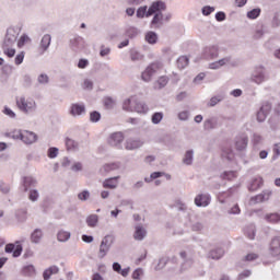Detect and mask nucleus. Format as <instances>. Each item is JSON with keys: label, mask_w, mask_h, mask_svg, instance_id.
Segmentation results:
<instances>
[{"label": "nucleus", "mask_w": 280, "mask_h": 280, "mask_svg": "<svg viewBox=\"0 0 280 280\" xmlns=\"http://www.w3.org/2000/svg\"><path fill=\"white\" fill-rule=\"evenodd\" d=\"M122 109L128 113H140L142 115H145V113L150 110L148 105L139 101L137 96H131L130 98L125 100L122 103Z\"/></svg>", "instance_id": "1"}, {"label": "nucleus", "mask_w": 280, "mask_h": 280, "mask_svg": "<svg viewBox=\"0 0 280 280\" xmlns=\"http://www.w3.org/2000/svg\"><path fill=\"white\" fill-rule=\"evenodd\" d=\"M165 8H166L165 2L156 1L151 4L149 10H148V7H140L137 10V16L138 19H143V16H152V14H156V12H163Z\"/></svg>", "instance_id": "2"}, {"label": "nucleus", "mask_w": 280, "mask_h": 280, "mask_svg": "<svg viewBox=\"0 0 280 280\" xmlns=\"http://www.w3.org/2000/svg\"><path fill=\"white\" fill-rule=\"evenodd\" d=\"M16 106L22 113H34L36 110V101L33 98H26L25 96H19L15 100Z\"/></svg>", "instance_id": "3"}, {"label": "nucleus", "mask_w": 280, "mask_h": 280, "mask_svg": "<svg viewBox=\"0 0 280 280\" xmlns=\"http://www.w3.org/2000/svg\"><path fill=\"white\" fill-rule=\"evenodd\" d=\"M13 139H20L23 143L31 145V143H36L38 136L27 130H15L13 131Z\"/></svg>", "instance_id": "4"}, {"label": "nucleus", "mask_w": 280, "mask_h": 280, "mask_svg": "<svg viewBox=\"0 0 280 280\" xmlns=\"http://www.w3.org/2000/svg\"><path fill=\"white\" fill-rule=\"evenodd\" d=\"M163 69V63L161 62H153L147 67V69L142 72L141 79L144 82H150L152 80V75H156L158 72Z\"/></svg>", "instance_id": "5"}, {"label": "nucleus", "mask_w": 280, "mask_h": 280, "mask_svg": "<svg viewBox=\"0 0 280 280\" xmlns=\"http://www.w3.org/2000/svg\"><path fill=\"white\" fill-rule=\"evenodd\" d=\"M163 69V63L161 62H153L147 67V69L142 72L141 79L144 82H150L152 80V75H156L158 72Z\"/></svg>", "instance_id": "6"}, {"label": "nucleus", "mask_w": 280, "mask_h": 280, "mask_svg": "<svg viewBox=\"0 0 280 280\" xmlns=\"http://www.w3.org/2000/svg\"><path fill=\"white\" fill-rule=\"evenodd\" d=\"M14 43H16V36L14 35L10 36V34H7L4 38V43L2 45V49H3L4 56H8V58H14L16 54V49L10 48L12 47V45H14Z\"/></svg>", "instance_id": "7"}, {"label": "nucleus", "mask_w": 280, "mask_h": 280, "mask_svg": "<svg viewBox=\"0 0 280 280\" xmlns=\"http://www.w3.org/2000/svg\"><path fill=\"white\" fill-rule=\"evenodd\" d=\"M271 196H272V191L265 190L261 194L252 197L249 200V205H259V202H266L270 200Z\"/></svg>", "instance_id": "8"}, {"label": "nucleus", "mask_w": 280, "mask_h": 280, "mask_svg": "<svg viewBox=\"0 0 280 280\" xmlns=\"http://www.w3.org/2000/svg\"><path fill=\"white\" fill-rule=\"evenodd\" d=\"M269 253L272 257H280V236H276L270 241Z\"/></svg>", "instance_id": "9"}, {"label": "nucleus", "mask_w": 280, "mask_h": 280, "mask_svg": "<svg viewBox=\"0 0 280 280\" xmlns=\"http://www.w3.org/2000/svg\"><path fill=\"white\" fill-rule=\"evenodd\" d=\"M211 202V196L209 194H199L195 197V205L197 207H209Z\"/></svg>", "instance_id": "10"}, {"label": "nucleus", "mask_w": 280, "mask_h": 280, "mask_svg": "<svg viewBox=\"0 0 280 280\" xmlns=\"http://www.w3.org/2000/svg\"><path fill=\"white\" fill-rule=\"evenodd\" d=\"M270 110H272V105L270 103H264L257 113V121H266V117H268Z\"/></svg>", "instance_id": "11"}, {"label": "nucleus", "mask_w": 280, "mask_h": 280, "mask_svg": "<svg viewBox=\"0 0 280 280\" xmlns=\"http://www.w3.org/2000/svg\"><path fill=\"white\" fill-rule=\"evenodd\" d=\"M5 253H13V257H21V254L23 253V246L8 244L5 246Z\"/></svg>", "instance_id": "12"}, {"label": "nucleus", "mask_w": 280, "mask_h": 280, "mask_svg": "<svg viewBox=\"0 0 280 280\" xmlns=\"http://www.w3.org/2000/svg\"><path fill=\"white\" fill-rule=\"evenodd\" d=\"M124 141V133L121 132H115L112 133L108 138L109 145H119Z\"/></svg>", "instance_id": "13"}, {"label": "nucleus", "mask_w": 280, "mask_h": 280, "mask_svg": "<svg viewBox=\"0 0 280 280\" xmlns=\"http://www.w3.org/2000/svg\"><path fill=\"white\" fill-rule=\"evenodd\" d=\"M117 180H119V176L105 179L103 183L104 189H116L118 185Z\"/></svg>", "instance_id": "14"}, {"label": "nucleus", "mask_w": 280, "mask_h": 280, "mask_svg": "<svg viewBox=\"0 0 280 280\" xmlns=\"http://www.w3.org/2000/svg\"><path fill=\"white\" fill-rule=\"evenodd\" d=\"M141 145H143V141L129 139L127 140L125 148L126 150H137V148H141Z\"/></svg>", "instance_id": "15"}, {"label": "nucleus", "mask_w": 280, "mask_h": 280, "mask_svg": "<svg viewBox=\"0 0 280 280\" xmlns=\"http://www.w3.org/2000/svg\"><path fill=\"white\" fill-rule=\"evenodd\" d=\"M147 234L148 232H145V229H143V226L141 225H138L136 226V231L133 233V240L141 242V240H143V237H145Z\"/></svg>", "instance_id": "16"}, {"label": "nucleus", "mask_w": 280, "mask_h": 280, "mask_svg": "<svg viewBox=\"0 0 280 280\" xmlns=\"http://www.w3.org/2000/svg\"><path fill=\"white\" fill-rule=\"evenodd\" d=\"M60 272V269L57 266H51L48 269H46L43 273L44 280L51 279V275H58Z\"/></svg>", "instance_id": "17"}, {"label": "nucleus", "mask_w": 280, "mask_h": 280, "mask_svg": "<svg viewBox=\"0 0 280 280\" xmlns=\"http://www.w3.org/2000/svg\"><path fill=\"white\" fill-rule=\"evenodd\" d=\"M247 145H248L247 137L237 138V140L235 142L236 150H238V151L246 150Z\"/></svg>", "instance_id": "18"}, {"label": "nucleus", "mask_w": 280, "mask_h": 280, "mask_svg": "<svg viewBox=\"0 0 280 280\" xmlns=\"http://www.w3.org/2000/svg\"><path fill=\"white\" fill-rule=\"evenodd\" d=\"M49 45H51V35L46 34L43 36L40 42L42 51H47V49H49Z\"/></svg>", "instance_id": "19"}, {"label": "nucleus", "mask_w": 280, "mask_h": 280, "mask_svg": "<svg viewBox=\"0 0 280 280\" xmlns=\"http://www.w3.org/2000/svg\"><path fill=\"white\" fill-rule=\"evenodd\" d=\"M265 220L270 222V224H278L280 222V213L273 212L265 215Z\"/></svg>", "instance_id": "20"}, {"label": "nucleus", "mask_w": 280, "mask_h": 280, "mask_svg": "<svg viewBox=\"0 0 280 280\" xmlns=\"http://www.w3.org/2000/svg\"><path fill=\"white\" fill-rule=\"evenodd\" d=\"M22 275L24 277H34L36 275V268H34V265H27L23 267Z\"/></svg>", "instance_id": "21"}, {"label": "nucleus", "mask_w": 280, "mask_h": 280, "mask_svg": "<svg viewBox=\"0 0 280 280\" xmlns=\"http://www.w3.org/2000/svg\"><path fill=\"white\" fill-rule=\"evenodd\" d=\"M97 222H100V217H97V214H90L86 218V224L88 226H90L91 229L97 226Z\"/></svg>", "instance_id": "22"}, {"label": "nucleus", "mask_w": 280, "mask_h": 280, "mask_svg": "<svg viewBox=\"0 0 280 280\" xmlns=\"http://www.w3.org/2000/svg\"><path fill=\"white\" fill-rule=\"evenodd\" d=\"M114 170H119V164H117V163L105 164L101 168V172H102V174H108V172H114Z\"/></svg>", "instance_id": "23"}, {"label": "nucleus", "mask_w": 280, "mask_h": 280, "mask_svg": "<svg viewBox=\"0 0 280 280\" xmlns=\"http://www.w3.org/2000/svg\"><path fill=\"white\" fill-rule=\"evenodd\" d=\"M167 82H170V78L166 75L160 77L155 82V89H164V86H167Z\"/></svg>", "instance_id": "24"}, {"label": "nucleus", "mask_w": 280, "mask_h": 280, "mask_svg": "<svg viewBox=\"0 0 280 280\" xmlns=\"http://www.w3.org/2000/svg\"><path fill=\"white\" fill-rule=\"evenodd\" d=\"M145 40L147 43H149L150 45H154L156 44V40H159V36L156 35V33L154 32H148L145 35Z\"/></svg>", "instance_id": "25"}, {"label": "nucleus", "mask_w": 280, "mask_h": 280, "mask_svg": "<svg viewBox=\"0 0 280 280\" xmlns=\"http://www.w3.org/2000/svg\"><path fill=\"white\" fill-rule=\"evenodd\" d=\"M43 238V231L40 230H35L32 235H31V241L34 243V244H38V242H40V240Z\"/></svg>", "instance_id": "26"}, {"label": "nucleus", "mask_w": 280, "mask_h": 280, "mask_svg": "<svg viewBox=\"0 0 280 280\" xmlns=\"http://www.w3.org/2000/svg\"><path fill=\"white\" fill-rule=\"evenodd\" d=\"M261 185H264V179L261 177H258L253 180L252 185L249 186V190L257 191V189H259V187H261Z\"/></svg>", "instance_id": "27"}, {"label": "nucleus", "mask_w": 280, "mask_h": 280, "mask_svg": "<svg viewBox=\"0 0 280 280\" xmlns=\"http://www.w3.org/2000/svg\"><path fill=\"white\" fill-rule=\"evenodd\" d=\"M84 110H85L84 105L73 104L71 106V115H82Z\"/></svg>", "instance_id": "28"}, {"label": "nucleus", "mask_w": 280, "mask_h": 280, "mask_svg": "<svg viewBox=\"0 0 280 280\" xmlns=\"http://www.w3.org/2000/svg\"><path fill=\"white\" fill-rule=\"evenodd\" d=\"M71 237V233L67 231H59L57 234L58 242H67Z\"/></svg>", "instance_id": "29"}, {"label": "nucleus", "mask_w": 280, "mask_h": 280, "mask_svg": "<svg viewBox=\"0 0 280 280\" xmlns=\"http://www.w3.org/2000/svg\"><path fill=\"white\" fill-rule=\"evenodd\" d=\"M189 65V58L186 56H182L177 59V67L178 69H185Z\"/></svg>", "instance_id": "30"}, {"label": "nucleus", "mask_w": 280, "mask_h": 280, "mask_svg": "<svg viewBox=\"0 0 280 280\" xmlns=\"http://www.w3.org/2000/svg\"><path fill=\"white\" fill-rule=\"evenodd\" d=\"M230 60H231V59H229V58L220 59V60L217 61V62L210 63V68H211V69H220V67H224V65H225L226 62H230Z\"/></svg>", "instance_id": "31"}, {"label": "nucleus", "mask_w": 280, "mask_h": 280, "mask_svg": "<svg viewBox=\"0 0 280 280\" xmlns=\"http://www.w3.org/2000/svg\"><path fill=\"white\" fill-rule=\"evenodd\" d=\"M223 256H224V250L222 248L210 252L211 259H221Z\"/></svg>", "instance_id": "32"}, {"label": "nucleus", "mask_w": 280, "mask_h": 280, "mask_svg": "<svg viewBox=\"0 0 280 280\" xmlns=\"http://www.w3.org/2000/svg\"><path fill=\"white\" fill-rule=\"evenodd\" d=\"M26 43H32V39L27 35H22L20 39L18 40V47L19 49L23 48Z\"/></svg>", "instance_id": "33"}, {"label": "nucleus", "mask_w": 280, "mask_h": 280, "mask_svg": "<svg viewBox=\"0 0 280 280\" xmlns=\"http://www.w3.org/2000/svg\"><path fill=\"white\" fill-rule=\"evenodd\" d=\"M183 161L185 165H191V162L194 161V151H187Z\"/></svg>", "instance_id": "34"}, {"label": "nucleus", "mask_w": 280, "mask_h": 280, "mask_svg": "<svg viewBox=\"0 0 280 280\" xmlns=\"http://www.w3.org/2000/svg\"><path fill=\"white\" fill-rule=\"evenodd\" d=\"M66 147H67V150H75V148H78V142L71 138H67Z\"/></svg>", "instance_id": "35"}, {"label": "nucleus", "mask_w": 280, "mask_h": 280, "mask_svg": "<svg viewBox=\"0 0 280 280\" xmlns=\"http://www.w3.org/2000/svg\"><path fill=\"white\" fill-rule=\"evenodd\" d=\"M32 185H36V180L32 177H24V191H27Z\"/></svg>", "instance_id": "36"}, {"label": "nucleus", "mask_w": 280, "mask_h": 280, "mask_svg": "<svg viewBox=\"0 0 280 280\" xmlns=\"http://www.w3.org/2000/svg\"><path fill=\"white\" fill-rule=\"evenodd\" d=\"M108 253V245L105 241H102L100 246V257H106V254Z\"/></svg>", "instance_id": "37"}, {"label": "nucleus", "mask_w": 280, "mask_h": 280, "mask_svg": "<svg viewBox=\"0 0 280 280\" xmlns=\"http://www.w3.org/2000/svg\"><path fill=\"white\" fill-rule=\"evenodd\" d=\"M206 54H210L211 60H213V58H218V47L212 46L210 48H207Z\"/></svg>", "instance_id": "38"}, {"label": "nucleus", "mask_w": 280, "mask_h": 280, "mask_svg": "<svg viewBox=\"0 0 280 280\" xmlns=\"http://www.w3.org/2000/svg\"><path fill=\"white\" fill-rule=\"evenodd\" d=\"M221 156L223 159H228V161H231L233 159V151L231 149H223Z\"/></svg>", "instance_id": "39"}, {"label": "nucleus", "mask_w": 280, "mask_h": 280, "mask_svg": "<svg viewBox=\"0 0 280 280\" xmlns=\"http://www.w3.org/2000/svg\"><path fill=\"white\" fill-rule=\"evenodd\" d=\"M163 21V13H156L151 22V25H161V22Z\"/></svg>", "instance_id": "40"}, {"label": "nucleus", "mask_w": 280, "mask_h": 280, "mask_svg": "<svg viewBox=\"0 0 280 280\" xmlns=\"http://www.w3.org/2000/svg\"><path fill=\"white\" fill-rule=\"evenodd\" d=\"M152 124H161V121L163 120V113H154L152 115Z\"/></svg>", "instance_id": "41"}, {"label": "nucleus", "mask_w": 280, "mask_h": 280, "mask_svg": "<svg viewBox=\"0 0 280 280\" xmlns=\"http://www.w3.org/2000/svg\"><path fill=\"white\" fill-rule=\"evenodd\" d=\"M259 259V255L258 254H255V253H249L247 254L244 258H243V261H255Z\"/></svg>", "instance_id": "42"}, {"label": "nucleus", "mask_w": 280, "mask_h": 280, "mask_svg": "<svg viewBox=\"0 0 280 280\" xmlns=\"http://www.w3.org/2000/svg\"><path fill=\"white\" fill-rule=\"evenodd\" d=\"M261 14V9H254L247 13L248 19H257Z\"/></svg>", "instance_id": "43"}, {"label": "nucleus", "mask_w": 280, "mask_h": 280, "mask_svg": "<svg viewBox=\"0 0 280 280\" xmlns=\"http://www.w3.org/2000/svg\"><path fill=\"white\" fill-rule=\"evenodd\" d=\"M245 235L248 237V240H255V228L249 226L245 230Z\"/></svg>", "instance_id": "44"}, {"label": "nucleus", "mask_w": 280, "mask_h": 280, "mask_svg": "<svg viewBox=\"0 0 280 280\" xmlns=\"http://www.w3.org/2000/svg\"><path fill=\"white\" fill-rule=\"evenodd\" d=\"M100 119H102V115L100 114V112H92L90 114V120L93 122H97L100 121Z\"/></svg>", "instance_id": "45"}, {"label": "nucleus", "mask_w": 280, "mask_h": 280, "mask_svg": "<svg viewBox=\"0 0 280 280\" xmlns=\"http://www.w3.org/2000/svg\"><path fill=\"white\" fill-rule=\"evenodd\" d=\"M23 60H25V51H21L20 54L16 55L15 57V65H23Z\"/></svg>", "instance_id": "46"}, {"label": "nucleus", "mask_w": 280, "mask_h": 280, "mask_svg": "<svg viewBox=\"0 0 280 280\" xmlns=\"http://www.w3.org/2000/svg\"><path fill=\"white\" fill-rule=\"evenodd\" d=\"M143 277V269L138 268L132 272V279L139 280Z\"/></svg>", "instance_id": "47"}, {"label": "nucleus", "mask_w": 280, "mask_h": 280, "mask_svg": "<svg viewBox=\"0 0 280 280\" xmlns=\"http://www.w3.org/2000/svg\"><path fill=\"white\" fill-rule=\"evenodd\" d=\"M224 178H226L228 180H233V178H237V172L235 171H230L224 173Z\"/></svg>", "instance_id": "48"}, {"label": "nucleus", "mask_w": 280, "mask_h": 280, "mask_svg": "<svg viewBox=\"0 0 280 280\" xmlns=\"http://www.w3.org/2000/svg\"><path fill=\"white\" fill-rule=\"evenodd\" d=\"M48 156H49V159H56L58 156V149L57 148H50L48 150Z\"/></svg>", "instance_id": "49"}, {"label": "nucleus", "mask_w": 280, "mask_h": 280, "mask_svg": "<svg viewBox=\"0 0 280 280\" xmlns=\"http://www.w3.org/2000/svg\"><path fill=\"white\" fill-rule=\"evenodd\" d=\"M178 118H179L182 121H187V119H189V112H187V110L180 112V113L178 114Z\"/></svg>", "instance_id": "50"}, {"label": "nucleus", "mask_w": 280, "mask_h": 280, "mask_svg": "<svg viewBox=\"0 0 280 280\" xmlns=\"http://www.w3.org/2000/svg\"><path fill=\"white\" fill-rule=\"evenodd\" d=\"M104 105L106 108H113V106H115V101H113L110 97H107L104 100Z\"/></svg>", "instance_id": "51"}, {"label": "nucleus", "mask_w": 280, "mask_h": 280, "mask_svg": "<svg viewBox=\"0 0 280 280\" xmlns=\"http://www.w3.org/2000/svg\"><path fill=\"white\" fill-rule=\"evenodd\" d=\"M215 11V9L213 8V7H205L203 9H202V14L205 15V16H209V14H211L212 12H214Z\"/></svg>", "instance_id": "52"}, {"label": "nucleus", "mask_w": 280, "mask_h": 280, "mask_svg": "<svg viewBox=\"0 0 280 280\" xmlns=\"http://www.w3.org/2000/svg\"><path fill=\"white\" fill-rule=\"evenodd\" d=\"M39 84H47L49 82V77L47 74H40L38 77Z\"/></svg>", "instance_id": "53"}, {"label": "nucleus", "mask_w": 280, "mask_h": 280, "mask_svg": "<svg viewBox=\"0 0 280 280\" xmlns=\"http://www.w3.org/2000/svg\"><path fill=\"white\" fill-rule=\"evenodd\" d=\"M264 80H266V77H264V73L254 75V82H256V84H261V82H264Z\"/></svg>", "instance_id": "54"}, {"label": "nucleus", "mask_w": 280, "mask_h": 280, "mask_svg": "<svg viewBox=\"0 0 280 280\" xmlns=\"http://www.w3.org/2000/svg\"><path fill=\"white\" fill-rule=\"evenodd\" d=\"M161 176H165L164 172H153L150 176L151 180H156V178H161Z\"/></svg>", "instance_id": "55"}, {"label": "nucleus", "mask_w": 280, "mask_h": 280, "mask_svg": "<svg viewBox=\"0 0 280 280\" xmlns=\"http://www.w3.org/2000/svg\"><path fill=\"white\" fill-rule=\"evenodd\" d=\"M28 198H30V200H32L33 202L36 201V200H38V191H37V190H31Z\"/></svg>", "instance_id": "56"}, {"label": "nucleus", "mask_w": 280, "mask_h": 280, "mask_svg": "<svg viewBox=\"0 0 280 280\" xmlns=\"http://www.w3.org/2000/svg\"><path fill=\"white\" fill-rule=\"evenodd\" d=\"M89 196H91V195L89 194V191H88V190H83L82 192H80V194L78 195V198H79V200H88Z\"/></svg>", "instance_id": "57"}, {"label": "nucleus", "mask_w": 280, "mask_h": 280, "mask_svg": "<svg viewBox=\"0 0 280 280\" xmlns=\"http://www.w3.org/2000/svg\"><path fill=\"white\" fill-rule=\"evenodd\" d=\"M131 60L135 62L137 60H141V58H143V56H141L139 52L137 51H132L130 55Z\"/></svg>", "instance_id": "58"}, {"label": "nucleus", "mask_w": 280, "mask_h": 280, "mask_svg": "<svg viewBox=\"0 0 280 280\" xmlns=\"http://www.w3.org/2000/svg\"><path fill=\"white\" fill-rule=\"evenodd\" d=\"M79 69H86L89 67V60L86 59H81L78 63Z\"/></svg>", "instance_id": "59"}, {"label": "nucleus", "mask_w": 280, "mask_h": 280, "mask_svg": "<svg viewBox=\"0 0 280 280\" xmlns=\"http://www.w3.org/2000/svg\"><path fill=\"white\" fill-rule=\"evenodd\" d=\"M230 213H233L234 215H237L238 213H242V210L240 209L238 205H235L231 208Z\"/></svg>", "instance_id": "60"}, {"label": "nucleus", "mask_w": 280, "mask_h": 280, "mask_svg": "<svg viewBox=\"0 0 280 280\" xmlns=\"http://www.w3.org/2000/svg\"><path fill=\"white\" fill-rule=\"evenodd\" d=\"M83 89H88V90L93 89V81H91V80H85V81L83 82Z\"/></svg>", "instance_id": "61"}, {"label": "nucleus", "mask_w": 280, "mask_h": 280, "mask_svg": "<svg viewBox=\"0 0 280 280\" xmlns=\"http://www.w3.org/2000/svg\"><path fill=\"white\" fill-rule=\"evenodd\" d=\"M260 141H262L261 136L255 133L254 137H253V143H254V145H258V143H259Z\"/></svg>", "instance_id": "62"}, {"label": "nucleus", "mask_w": 280, "mask_h": 280, "mask_svg": "<svg viewBox=\"0 0 280 280\" xmlns=\"http://www.w3.org/2000/svg\"><path fill=\"white\" fill-rule=\"evenodd\" d=\"M0 190L2 191V194H9L10 191V186H8L7 184H0Z\"/></svg>", "instance_id": "63"}, {"label": "nucleus", "mask_w": 280, "mask_h": 280, "mask_svg": "<svg viewBox=\"0 0 280 280\" xmlns=\"http://www.w3.org/2000/svg\"><path fill=\"white\" fill-rule=\"evenodd\" d=\"M215 19L217 21H224L226 19V14H224V12H218L215 14Z\"/></svg>", "instance_id": "64"}]
</instances>
